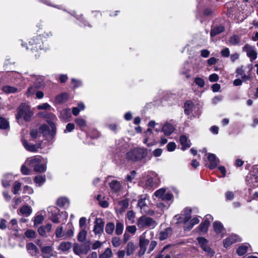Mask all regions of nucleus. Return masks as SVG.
I'll return each instance as SVG.
<instances>
[{
	"label": "nucleus",
	"mask_w": 258,
	"mask_h": 258,
	"mask_svg": "<svg viewBox=\"0 0 258 258\" xmlns=\"http://www.w3.org/2000/svg\"><path fill=\"white\" fill-rule=\"evenodd\" d=\"M49 117L51 120L48 121L49 126L43 124L40 126L39 131L46 140L50 141L56 135V127L53 121L56 119V117L53 114H49Z\"/></svg>",
	"instance_id": "obj_1"
},
{
	"label": "nucleus",
	"mask_w": 258,
	"mask_h": 258,
	"mask_svg": "<svg viewBox=\"0 0 258 258\" xmlns=\"http://www.w3.org/2000/svg\"><path fill=\"white\" fill-rule=\"evenodd\" d=\"M47 159L41 156H35L28 158L25 164L30 167H33L34 170L37 172H44L46 169Z\"/></svg>",
	"instance_id": "obj_2"
},
{
	"label": "nucleus",
	"mask_w": 258,
	"mask_h": 258,
	"mask_svg": "<svg viewBox=\"0 0 258 258\" xmlns=\"http://www.w3.org/2000/svg\"><path fill=\"white\" fill-rule=\"evenodd\" d=\"M160 182L158 174L155 172H149L146 177H143L139 181V184L145 188L157 187Z\"/></svg>",
	"instance_id": "obj_3"
},
{
	"label": "nucleus",
	"mask_w": 258,
	"mask_h": 258,
	"mask_svg": "<svg viewBox=\"0 0 258 258\" xmlns=\"http://www.w3.org/2000/svg\"><path fill=\"white\" fill-rule=\"evenodd\" d=\"M147 155V151L144 148H136L126 154V158L134 161H140L145 159Z\"/></svg>",
	"instance_id": "obj_4"
},
{
	"label": "nucleus",
	"mask_w": 258,
	"mask_h": 258,
	"mask_svg": "<svg viewBox=\"0 0 258 258\" xmlns=\"http://www.w3.org/2000/svg\"><path fill=\"white\" fill-rule=\"evenodd\" d=\"M32 114L29 105L26 103H22L18 108L16 118L19 120L23 118L25 121H28L30 120Z\"/></svg>",
	"instance_id": "obj_5"
},
{
	"label": "nucleus",
	"mask_w": 258,
	"mask_h": 258,
	"mask_svg": "<svg viewBox=\"0 0 258 258\" xmlns=\"http://www.w3.org/2000/svg\"><path fill=\"white\" fill-rule=\"evenodd\" d=\"M137 225L141 229H153L157 226V223L151 217L142 216L138 220Z\"/></svg>",
	"instance_id": "obj_6"
},
{
	"label": "nucleus",
	"mask_w": 258,
	"mask_h": 258,
	"mask_svg": "<svg viewBox=\"0 0 258 258\" xmlns=\"http://www.w3.org/2000/svg\"><path fill=\"white\" fill-rule=\"evenodd\" d=\"M197 239L200 246L208 255L210 256L214 255L215 251L208 245V240L207 239L203 237H198Z\"/></svg>",
	"instance_id": "obj_7"
},
{
	"label": "nucleus",
	"mask_w": 258,
	"mask_h": 258,
	"mask_svg": "<svg viewBox=\"0 0 258 258\" xmlns=\"http://www.w3.org/2000/svg\"><path fill=\"white\" fill-rule=\"evenodd\" d=\"M42 43L43 42L40 36L34 37L29 42V45L27 46V49H30L32 51H37L39 49L41 50L42 49Z\"/></svg>",
	"instance_id": "obj_8"
},
{
	"label": "nucleus",
	"mask_w": 258,
	"mask_h": 258,
	"mask_svg": "<svg viewBox=\"0 0 258 258\" xmlns=\"http://www.w3.org/2000/svg\"><path fill=\"white\" fill-rule=\"evenodd\" d=\"M191 212L190 209L186 208L184 210V214L183 215H177L174 216V218L177 220V223H185L186 224L190 219Z\"/></svg>",
	"instance_id": "obj_9"
},
{
	"label": "nucleus",
	"mask_w": 258,
	"mask_h": 258,
	"mask_svg": "<svg viewBox=\"0 0 258 258\" xmlns=\"http://www.w3.org/2000/svg\"><path fill=\"white\" fill-rule=\"evenodd\" d=\"M104 226V222L101 218H96L94 222V226L93 228V232L96 235H98L99 237L103 233Z\"/></svg>",
	"instance_id": "obj_10"
},
{
	"label": "nucleus",
	"mask_w": 258,
	"mask_h": 258,
	"mask_svg": "<svg viewBox=\"0 0 258 258\" xmlns=\"http://www.w3.org/2000/svg\"><path fill=\"white\" fill-rule=\"evenodd\" d=\"M213 220V218L211 215H206L204 221L199 226V230L202 233H206L208 230L210 222Z\"/></svg>",
	"instance_id": "obj_11"
},
{
	"label": "nucleus",
	"mask_w": 258,
	"mask_h": 258,
	"mask_svg": "<svg viewBox=\"0 0 258 258\" xmlns=\"http://www.w3.org/2000/svg\"><path fill=\"white\" fill-rule=\"evenodd\" d=\"M22 143L26 150L31 152H36L38 149H41V144L39 143L38 144L33 145L29 144L27 141L24 139L22 140Z\"/></svg>",
	"instance_id": "obj_12"
},
{
	"label": "nucleus",
	"mask_w": 258,
	"mask_h": 258,
	"mask_svg": "<svg viewBox=\"0 0 258 258\" xmlns=\"http://www.w3.org/2000/svg\"><path fill=\"white\" fill-rule=\"evenodd\" d=\"M47 211L49 213H51L50 216L51 221L54 223H59L60 222L58 216L59 212V210L55 207H49L48 208Z\"/></svg>",
	"instance_id": "obj_13"
},
{
	"label": "nucleus",
	"mask_w": 258,
	"mask_h": 258,
	"mask_svg": "<svg viewBox=\"0 0 258 258\" xmlns=\"http://www.w3.org/2000/svg\"><path fill=\"white\" fill-rule=\"evenodd\" d=\"M240 241V238L237 235L232 234L229 236L227 238H226L223 241V245L225 248H227L229 247L231 245Z\"/></svg>",
	"instance_id": "obj_14"
},
{
	"label": "nucleus",
	"mask_w": 258,
	"mask_h": 258,
	"mask_svg": "<svg viewBox=\"0 0 258 258\" xmlns=\"http://www.w3.org/2000/svg\"><path fill=\"white\" fill-rule=\"evenodd\" d=\"M175 130L174 125L169 122H166L163 125L162 131L166 136H170Z\"/></svg>",
	"instance_id": "obj_15"
},
{
	"label": "nucleus",
	"mask_w": 258,
	"mask_h": 258,
	"mask_svg": "<svg viewBox=\"0 0 258 258\" xmlns=\"http://www.w3.org/2000/svg\"><path fill=\"white\" fill-rule=\"evenodd\" d=\"M89 249V245L80 246L78 244H75L74 246L73 250L76 254L80 255L81 254H86Z\"/></svg>",
	"instance_id": "obj_16"
},
{
	"label": "nucleus",
	"mask_w": 258,
	"mask_h": 258,
	"mask_svg": "<svg viewBox=\"0 0 258 258\" xmlns=\"http://www.w3.org/2000/svg\"><path fill=\"white\" fill-rule=\"evenodd\" d=\"M145 138L144 141L145 144H147L148 146H152L154 142V138L152 130L148 128L145 132Z\"/></svg>",
	"instance_id": "obj_17"
},
{
	"label": "nucleus",
	"mask_w": 258,
	"mask_h": 258,
	"mask_svg": "<svg viewBox=\"0 0 258 258\" xmlns=\"http://www.w3.org/2000/svg\"><path fill=\"white\" fill-rule=\"evenodd\" d=\"M41 251L42 253L43 258H50L53 255V248L51 246L42 247Z\"/></svg>",
	"instance_id": "obj_18"
},
{
	"label": "nucleus",
	"mask_w": 258,
	"mask_h": 258,
	"mask_svg": "<svg viewBox=\"0 0 258 258\" xmlns=\"http://www.w3.org/2000/svg\"><path fill=\"white\" fill-rule=\"evenodd\" d=\"M208 160L210 163L209 168L211 169H213L216 168L219 162V160L216 157V155L211 153L209 154L208 156Z\"/></svg>",
	"instance_id": "obj_19"
},
{
	"label": "nucleus",
	"mask_w": 258,
	"mask_h": 258,
	"mask_svg": "<svg viewBox=\"0 0 258 258\" xmlns=\"http://www.w3.org/2000/svg\"><path fill=\"white\" fill-rule=\"evenodd\" d=\"M236 77H240L243 81H246L250 79L249 75H246L245 74V68L241 66L238 68L236 70Z\"/></svg>",
	"instance_id": "obj_20"
},
{
	"label": "nucleus",
	"mask_w": 258,
	"mask_h": 258,
	"mask_svg": "<svg viewBox=\"0 0 258 258\" xmlns=\"http://www.w3.org/2000/svg\"><path fill=\"white\" fill-rule=\"evenodd\" d=\"M179 142L181 145V150H185L191 146V143L188 138L185 135H181L179 138Z\"/></svg>",
	"instance_id": "obj_21"
},
{
	"label": "nucleus",
	"mask_w": 258,
	"mask_h": 258,
	"mask_svg": "<svg viewBox=\"0 0 258 258\" xmlns=\"http://www.w3.org/2000/svg\"><path fill=\"white\" fill-rule=\"evenodd\" d=\"M199 222V218L198 217H194L185 225L184 229L185 230H189L195 225L198 224Z\"/></svg>",
	"instance_id": "obj_22"
},
{
	"label": "nucleus",
	"mask_w": 258,
	"mask_h": 258,
	"mask_svg": "<svg viewBox=\"0 0 258 258\" xmlns=\"http://www.w3.org/2000/svg\"><path fill=\"white\" fill-rule=\"evenodd\" d=\"M34 85L38 89H41L44 86V79L40 76H35L34 78Z\"/></svg>",
	"instance_id": "obj_23"
},
{
	"label": "nucleus",
	"mask_w": 258,
	"mask_h": 258,
	"mask_svg": "<svg viewBox=\"0 0 258 258\" xmlns=\"http://www.w3.org/2000/svg\"><path fill=\"white\" fill-rule=\"evenodd\" d=\"M172 230L170 228H167L161 231L159 234V239L161 240H163L168 238L171 235Z\"/></svg>",
	"instance_id": "obj_24"
},
{
	"label": "nucleus",
	"mask_w": 258,
	"mask_h": 258,
	"mask_svg": "<svg viewBox=\"0 0 258 258\" xmlns=\"http://www.w3.org/2000/svg\"><path fill=\"white\" fill-rule=\"evenodd\" d=\"M72 247V243L69 241L62 242L57 247V249L61 251H67L69 250Z\"/></svg>",
	"instance_id": "obj_25"
},
{
	"label": "nucleus",
	"mask_w": 258,
	"mask_h": 258,
	"mask_svg": "<svg viewBox=\"0 0 258 258\" xmlns=\"http://www.w3.org/2000/svg\"><path fill=\"white\" fill-rule=\"evenodd\" d=\"M42 211L38 212L34 217L33 222L34 226L41 224L44 220V217L42 214Z\"/></svg>",
	"instance_id": "obj_26"
},
{
	"label": "nucleus",
	"mask_w": 258,
	"mask_h": 258,
	"mask_svg": "<svg viewBox=\"0 0 258 258\" xmlns=\"http://www.w3.org/2000/svg\"><path fill=\"white\" fill-rule=\"evenodd\" d=\"M19 211L22 215L28 217L32 213V209L28 205H24L20 209Z\"/></svg>",
	"instance_id": "obj_27"
},
{
	"label": "nucleus",
	"mask_w": 258,
	"mask_h": 258,
	"mask_svg": "<svg viewBox=\"0 0 258 258\" xmlns=\"http://www.w3.org/2000/svg\"><path fill=\"white\" fill-rule=\"evenodd\" d=\"M136 248L137 246L135 245L133 242L130 241L128 242L125 247L127 255L129 256L132 254Z\"/></svg>",
	"instance_id": "obj_28"
},
{
	"label": "nucleus",
	"mask_w": 258,
	"mask_h": 258,
	"mask_svg": "<svg viewBox=\"0 0 258 258\" xmlns=\"http://www.w3.org/2000/svg\"><path fill=\"white\" fill-rule=\"evenodd\" d=\"M224 30V27L222 26V25H219L216 27H214L212 28L211 31V36L213 37L217 35V34H219L222 32H223Z\"/></svg>",
	"instance_id": "obj_29"
},
{
	"label": "nucleus",
	"mask_w": 258,
	"mask_h": 258,
	"mask_svg": "<svg viewBox=\"0 0 258 258\" xmlns=\"http://www.w3.org/2000/svg\"><path fill=\"white\" fill-rule=\"evenodd\" d=\"M13 180L12 175L9 174L4 175L2 179V184L5 187H7L10 186L11 182Z\"/></svg>",
	"instance_id": "obj_30"
},
{
	"label": "nucleus",
	"mask_w": 258,
	"mask_h": 258,
	"mask_svg": "<svg viewBox=\"0 0 258 258\" xmlns=\"http://www.w3.org/2000/svg\"><path fill=\"white\" fill-rule=\"evenodd\" d=\"M26 248L29 253L32 255H34L38 252V249L33 243H28L26 245Z\"/></svg>",
	"instance_id": "obj_31"
},
{
	"label": "nucleus",
	"mask_w": 258,
	"mask_h": 258,
	"mask_svg": "<svg viewBox=\"0 0 258 258\" xmlns=\"http://www.w3.org/2000/svg\"><path fill=\"white\" fill-rule=\"evenodd\" d=\"M109 186L113 191L116 192L120 190L121 188V183L117 180H112L109 183Z\"/></svg>",
	"instance_id": "obj_32"
},
{
	"label": "nucleus",
	"mask_w": 258,
	"mask_h": 258,
	"mask_svg": "<svg viewBox=\"0 0 258 258\" xmlns=\"http://www.w3.org/2000/svg\"><path fill=\"white\" fill-rule=\"evenodd\" d=\"M213 228L217 234L222 233L224 231L223 226L219 221H215L214 222Z\"/></svg>",
	"instance_id": "obj_33"
},
{
	"label": "nucleus",
	"mask_w": 258,
	"mask_h": 258,
	"mask_svg": "<svg viewBox=\"0 0 258 258\" xmlns=\"http://www.w3.org/2000/svg\"><path fill=\"white\" fill-rule=\"evenodd\" d=\"M149 243V240L146 239L145 233H144L140 236L139 246L140 247L146 248V246L148 245Z\"/></svg>",
	"instance_id": "obj_34"
},
{
	"label": "nucleus",
	"mask_w": 258,
	"mask_h": 258,
	"mask_svg": "<svg viewBox=\"0 0 258 258\" xmlns=\"http://www.w3.org/2000/svg\"><path fill=\"white\" fill-rule=\"evenodd\" d=\"M59 116L63 120H66L70 118L71 116V111L70 109L66 108L62 110L60 112Z\"/></svg>",
	"instance_id": "obj_35"
},
{
	"label": "nucleus",
	"mask_w": 258,
	"mask_h": 258,
	"mask_svg": "<svg viewBox=\"0 0 258 258\" xmlns=\"http://www.w3.org/2000/svg\"><path fill=\"white\" fill-rule=\"evenodd\" d=\"M147 201H148V200L147 199L146 195H142L141 196L138 201V205L141 210H143L144 208L147 206Z\"/></svg>",
	"instance_id": "obj_36"
},
{
	"label": "nucleus",
	"mask_w": 258,
	"mask_h": 258,
	"mask_svg": "<svg viewBox=\"0 0 258 258\" xmlns=\"http://www.w3.org/2000/svg\"><path fill=\"white\" fill-rule=\"evenodd\" d=\"M192 102L189 100L186 101L184 103V113L187 115L189 114L192 110Z\"/></svg>",
	"instance_id": "obj_37"
},
{
	"label": "nucleus",
	"mask_w": 258,
	"mask_h": 258,
	"mask_svg": "<svg viewBox=\"0 0 258 258\" xmlns=\"http://www.w3.org/2000/svg\"><path fill=\"white\" fill-rule=\"evenodd\" d=\"M69 200L68 199L65 197H61L58 199L57 201V205L59 207H64L66 206H68L69 205Z\"/></svg>",
	"instance_id": "obj_38"
},
{
	"label": "nucleus",
	"mask_w": 258,
	"mask_h": 258,
	"mask_svg": "<svg viewBox=\"0 0 258 258\" xmlns=\"http://www.w3.org/2000/svg\"><path fill=\"white\" fill-rule=\"evenodd\" d=\"M248 245L247 244L239 246L236 250L237 253L240 256L244 254L247 251Z\"/></svg>",
	"instance_id": "obj_39"
},
{
	"label": "nucleus",
	"mask_w": 258,
	"mask_h": 258,
	"mask_svg": "<svg viewBox=\"0 0 258 258\" xmlns=\"http://www.w3.org/2000/svg\"><path fill=\"white\" fill-rule=\"evenodd\" d=\"M20 89H18L14 87L6 86L3 88V90L4 92L7 93H14L18 92Z\"/></svg>",
	"instance_id": "obj_40"
},
{
	"label": "nucleus",
	"mask_w": 258,
	"mask_h": 258,
	"mask_svg": "<svg viewBox=\"0 0 258 258\" xmlns=\"http://www.w3.org/2000/svg\"><path fill=\"white\" fill-rule=\"evenodd\" d=\"M84 108H85L84 104L82 103H80L78 104V107H75L73 108L72 113L74 115L77 116L79 114L80 111L81 110H84Z\"/></svg>",
	"instance_id": "obj_41"
},
{
	"label": "nucleus",
	"mask_w": 258,
	"mask_h": 258,
	"mask_svg": "<svg viewBox=\"0 0 258 258\" xmlns=\"http://www.w3.org/2000/svg\"><path fill=\"white\" fill-rule=\"evenodd\" d=\"M68 98V95L67 93H62L57 95L55 98L56 101L58 103H61L66 101Z\"/></svg>",
	"instance_id": "obj_42"
},
{
	"label": "nucleus",
	"mask_w": 258,
	"mask_h": 258,
	"mask_svg": "<svg viewBox=\"0 0 258 258\" xmlns=\"http://www.w3.org/2000/svg\"><path fill=\"white\" fill-rule=\"evenodd\" d=\"M240 38L239 36L234 35L232 36L229 39V43L231 45H235L238 44L240 42Z\"/></svg>",
	"instance_id": "obj_43"
},
{
	"label": "nucleus",
	"mask_w": 258,
	"mask_h": 258,
	"mask_svg": "<svg viewBox=\"0 0 258 258\" xmlns=\"http://www.w3.org/2000/svg\"><path fill=\"white\" fill-rule=\"evenodd\" d=\"M115 228L114 224L112 222L107 223L105 226V231L108 234H111Z\"/></svg>",
	"instance_id": "obj_44"
},
{
	"label": "nucleus",
	"mask_w": 258,
	"mask_h": 258,
	"mask_svg": "<svg viewBox=\"0 0 258 258\" xmlns=\"http://www.w3.org/2000/svg\"><path fill=\"white\" fill-rule=\"evenodd\" d=\"M123 230V223L120 222H117L116 225L115 233L119 235L122 234Z\"/></svg>",
	"instance_id": "obj_45"
},
{
	"label": "nucleus",
	"mask_w": 258,
	"mask_h": 258,
	"mask_svg": "<svg viewBox=\"0 0 258 258\" xmlns=\"http://www.w3.org/2000/svg\"><path fill=\"white\" fill-rule=\"evenodd\" d=\"M87 234V232L85 229H82L80 231L78 235V240L80 242H83L86 238Z\"/></svg>",
	"instance_id": "obj_46"
},
{
	"label": "nucleus",
	"mask_w": 258,
	"mask_h": 258,
	"mask_svg": "<svg viewBox=\"0 0 258 258\" xmlns=\"http://www.w3.org/2000/svg\"><path fill=\"white\" fill-rule=\"evenodd\" d=\"M112 255V251L110 248H107L104 252L99 255V258H110Z\"/></svg>",
	"instance_id": "obj_47"
},
{
	"label": "nucleus",
	"mask_w": 258,
	"mask_h": 258,
	"mask_svg": "<svg viewBox=\"0 0 258 258\" xmlns=\"http://www.w3.org/2000/svg\"><path fill=\"white\" fill-rule=\"evenodd\" d=\"M75 121L76 123L81 128L84 127L86 125V120L81 117L76 118Z\"/></svg>",
	"instance_id": "obj_48"
},
{
	"label": "nucleus",
	"mask_w": 258,
	"mask_h": 258,
	"mask_svg": "<svg viewBox=\"0 0 258 258\" xmlns=\"http://www.w3.org/2000/svg\"><path fill=\"white\" fill-rule=\"evenodd\" d=\"M21 183L19 181H15L13 186V192L15 195H18L19 193V191L21 189Z\"/></svg>",
	"instance_id": "obj_49"
},
{
	"label": "nucleus",
	"mask_w": 258,
	"mask_h": 258,
	"mask_svg": "<svg viewBox=\"0 0 258 258\" xmlns=\"http://www.w3.org/2000/svg\"><path fill=\"white\" fill-rule=\"evenodd\" d=\"M9 126L8 121L2 117H0V128L7 129Z\"/></svg>",
	"instance_id": "obj_50"
},
{
	"label": "nucleus",
	"mask_w": 258,
	"mask_h": 258,
	"mask_svg": "<svg viewBox=\"0 0 258 258\" xmlns=\"http://www.w3.org/2000/svg\"><path fill=\"white\" fill-rule=\"evenodd\" d=\"M166 192V189L164 188H161L157 190H156L154 192V195L157 198L162 199L165 193Z\"/></svg>",
	"instance_id": "obj_51"
},
{
	"label": "nucleus",
	"mask_w": 258,
	"mask_h": 258,
	"mask_svg": "<svg viewBox=\"0 0 258 258\" xmlns=\"http://www.w3.org/2000/svg\"><path fill=\"white\" fill-rule=\"evenodd\" d=\"M37 89H39L36 88V86L33 85L28 89L26 92V95L28 96L33 95L36 93Z\"/></svg>",
	"instance_id": "obj_52"
},
{
	"label": "nucleus",
	"mask_w": 258,
	"mask_h": 258,
	"mask_svg": "<svg viewBox=\"0 0 258 258\" xmlns=\"http://www.w3.org/2000/svg\"><path fill=\"white\" fill-rule=\"evenodd\" d=\"M34 181L39 185H42L45 181V178L41 175L36 176L34 178Z\"/></svg>",
	"instance_id": "obj_53"
},
{
	"label": "nucleus",
	"mask_w": 258,
	"mask_h": 258,
	"mask_svg": "<svg viewBox=\"0 0 258 258\" xmlns=\"http://www.w3.org/2000/svg\"><path fill=\"white\" fill-rule=\"evenodd\" d=\"M194 82L195 84L200 88H203L205 86V82L204 80L200 77H196L195 78Z\"/></svg>",
	"instance_id": "obj_54"
},
{
	"label": "nucleus",
	"mask_w": 258,
	"mask_h": 258,
	"mask_svg": "<svg viewBox=\"0 0 258 258\" xmlns=\"http://www.w3.org/2000/svg\"><path fill=\"white\" fill-rule=\"evenodd\" d=\"M111 242L114 247H117L120 245L121 241L119 237H114L112 238Z\"/></svg>",
	"instance_id": "obj_55"
},
{
	"label": "nucleus",
	"mask_w": 258,
	"mask_h": 258,
	"mask_svg": "<svg viewBox=\"0 0 258 258\" xmlns=\"http://www.w3.org/2000/svg\"><path fill=\"white\" fill-rule=\"evenodd\" d=\"M247 55L248 57H249L250 61H252L256 58L257 53L254 49H252L247 54Z\"/></svg>",
	"instance_id": "obj_56"
},
{
	"label": "nucleus",
	"mask_w": 258,
	"mask_h": 258,
	"mask_svg": "<svg viewBox=\"0 0 258 258\" xmlns=\"http://www.w3.org/2000/svg\"><path fill=\"white\" fill-rule=\"evenodd\" d=\"M55 236L57 238H61L64 236V233L63 232L62 227L60 226L56 228L55 231Z\"/></svg>",
	"instance_id": "obj_57"
},
{
	"label": "nucleus",
	"mask_w": 258,
	"mask_h": 258,
	"mask_svg": "<svg viewBox=\"0 0 258 258\" xmlns=\"http://www.w3.org/2000/svg\"><path fill=\"white\" fill-rule=\"evenodd\" d=\"M136 175V172L134 170L132 171L130 174L126 176L125 179L126 181L129 182H132L133 180L134 179Z\"/></svg>",
	"instance_id": "obj_58"
},
{
	"label": "nucleus",
	"mask_w": 258,
	"mask_h": 258,
	"mask_svg": "<svg viewBox=\"0 0 258 258\" xmlns=\"http://www.w3.org/2000/svg\"><path fill=\"white\" fill-rule=\"evenodd\" d=\"M119 205L121 207V210L124 211L128 206V201L126 200L121 201L119 202Z\"/></svg>",
	"instance_id": "obj_59"
},
{
	"label": "nucleus",
	"mask_w": 258,
	"mask_h": 258,
	"mask_svg": "<svg viewBox=\"0 0 258 258\" xmlns=\"http://www.w3.org/2000/svg\"><path fill=\"white\" fill-rule=\"evenodd\" d=\"M127 218L131 223L134 222V218L135 217V213L133 211H129L127 213Z\"/></svg>",
	"instance_id": "obj_60"
},
{
	"label": "nucleus",
	"mask_w": 258,
	"mask_h": 258,
	"mask_svg": "<svg viewBox=\"0 0 258 258\" xmlns=\"http://www.w3.org/2000/svg\"><path fill=\"white\" fill-rule=\"evenodd\" d=\"M36 233L33 230L29 229L25 232V236L28 238H34Z\"/></svg>",
	"instance_id": "obj_61"
},
{
	"label": "nucleus",
	"mask_w": 258,
	"mask_h": 258,
	"mask_svg": "<svg viewBox=\"0 0 258 258\" xmlns=\"http://www.w3.org/2000/svg\"><path fill=\"white\" fill-rule=\"evenodd\" d=\"M21 173L24 175L30 174V170L25 165H22L21 168Z\"/></svg>",
	"instance_id": "obj_62"
},
{
	"label": "nucleus",
	"mask_w": 258,
	"mask_h": 258,
	"mask_svg": "<svg viewBox=\"0 0 258 258\" xmlns=\"http://www.w3.org/2000/svg\"><path fill=\"white\" fill-rule=\"evenodd\" d=\"M72 83L74 84V89L81 87L82 85V82L81 80H76L75 79H72Z\"/></svg>",
	"instance_id": "obj_63"
},
{
	"label": "nucleus",
	"mask_w": 258,
	"mask_h": 258,
	"mask_svg": "<svg viewBox=\"0 0 258 258\" xmlns=\"http://www.w3.org/2000/svg\"><path fill=\"white\" fill-rule=\"evenodd\" d=\"M176 145L174 142H170L167 145V150L169 152L173 151L176 148Z\"/></svg>",
	"instance_id": "obj_64"
}]
</instances>
